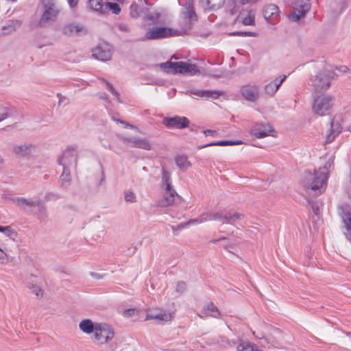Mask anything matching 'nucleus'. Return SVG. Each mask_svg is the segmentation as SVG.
<instances>
[{
  "label": "nucleus",
  "mask_w": 351,
  "mask_h": 351,
  "mask_svg": "<svg viewBox=\"0 0 351 351\" xmlns=\"http://www.w3.org/2000/svg\"><path fill=\"white\" fill-rule=\"evenodd\" d=\"M69 5L71 8H74L77 5L78 0H67Z\"/></svg>",
  "instance_id": "55"
},
{
  "label": "nucleus",
  "mask_w": 351,
  "mask_h": 351,
  "mask_svg": "<svg viewBox=\"0 0 351 351\" xmlns=\"http://www.w3.org/2000/svg\"><path fill=\"white\" fill-rule=\"evenodd\" d=\"M214 77H219V75H214Z\"/></svg>",
  "instance_id": "64"
},
{
  "label": "nucleus",
  "mask_w": 351,
  "mask_h": 351,
  "mask_svg": "<svg viewBox=\"0 0 351 351\" xmlns=\"http://www.w3.org/2000/svg\"><path fill=\"white\" fill-rule=\"evenodd\" d=\"M157 319L160 324L169 322L171 320V315L170 313L161 312L156 314L147 313L145 320Z\"/></svg>",
  "instance_id": "25"
},
{
  "label": "nucleus",
  "mask_w": 351,
  "mask_h": 351,
  "mask_svg": "<svg viewBox=\"0 0 351 351\" xmlns=\"http://www.w3.org/2000/svg\"><path fill=\"white\" fill-rule=\"evenodd\" d=\"M200 216L204 223L208 221H219L223 223L234 224L242 218L243 215L238 213H231L226 210H219L215 212H204Z\"/></svg>",
  "instance_id": "3"
},
{
  "label": "nucleus",
  "mask_w": 351,
  "mask_h": 351,
  "mask_svg": "<svg viewBox=\"0 0 351 351\" xmlns=\"http://www.w3.org/2000/svg\"><path fill=\"white\" fill-rule=\"evenodd\" d=\"M113 328L106 324H97V328L94 333V337L99 344L107 343L114 338Z\"/></svg>",
  "instance_id": "8"
},
{
  "label": "nucleus",
  "mask_w": 351,
  "mask_h": 351,
  "mask_svg": "<svg viewBox=\"0 0 351 351\" xmlns=\"http://www.w3.org/2000/svg\"><path fill=\"white\" fill-rule=\"evenodd\" d=\"M31 147L32 145H16L14 147V152L19 156H25L29 154Z\"/></svg>",
  "instance_id": "36"
},
{
  "label": "nucleus",
  "mask_w": 351,
  "mask_h": 351,
  "mask_svg": "<svg viewBox=\"0 0 351 351\" xmlns=\"http://www.w3.org/2000/svg\"><path fill=\"white\" fill-rule=\"evenodd\" d=\"M189 93L191 95L206 99H217L221 95V93L219 91L202 90L197 89H191L189 90Z\"/></svg>",
  "instance_id": "23"
},
{
  "label": "nucleus",
  "mask_w": 351,
  "mask_h": 351,
  "mask_svg": "<svg viewBox=\"0 0 351 351\" xmlns=\"http://www.w3.org/2000/svg\"><path fill=\"white\" fill-rule=\"evenodd\" d=\"M309 10L310 5L304 0H301L293 6V12L289 18L293 21H298L304 17Z\"/></svg>",
  "instance_id": "16"
},
{
  "label": "nucleus",
  "mask_w": 351,
  "mask_h": 351,
  "mask_svg": "<svg viewBox=\"0 0 351 351\" xmlns=\"http://www.w3.org/2000/svg\"><path fill=\"white\" fill-rule=\"evenodd\" d=\"M119 29L122 31V32H129V29L127 25H124V24H120L119 25Z\"/></svg>",
  "instance_id": "54"
},
{
  "label": "nucleus",
  "mask_w": 351,
  "mask_h": 351,
  "mask_svg": "<svg viewBox=\"0 0 351 351\" xmlns=\"http://www.w3.org/2000/svg\"><path fill=\"white\" fill-rule=\"evenodd\" d=\"M42 14L38 22L40 27L55 22L60 14V9L54 0H40Z\"/></svg>",
  "instance_id": "2"
},
{
  "label": "nucleus",
  "mask_w": 351,
  "mask_h": 351,
  "mask_svg": "<svg viewBox=\"0 0 351 351\" xmlns=\"http://www.w3.org/2000/svg\"><path fill=\"white\" fill-rule=\"evenodd\" d=\"M125 200L127 202L133 203L136 202V195L132 191H128L125 194Z\"/></svg>",
  "instance_id": "43"
},
{
  "label": "nucleus",
  "mask_w": 351,
  "mask_h": 351,
  "mask_svg": "<svg viewBox=\"0 0 351 351\" xmlns=\"http://www.w3.org/2000/svg\"><path fill=\"white\" fill-rule=\"evenodd\" d=\"M144 3L148 5V6H150L151 5L150 4H148V3L147 2V0H144Z\"/></svg>",
  "instance_id": "61"
},
{
  "label": "nucleus",
  "mask_w": 351,
  "mask_h": 351,
  "mask_svg": "<svg viewBox=\"0 0 351 351\" xmlns=\"http://www.w3.org/2000/svg\"><path fill=\"white\" fill-rule=\"evenodd\" d=\"M204 223L203 220H202L201 216L199 215L198 217L189 219L188 221H186L184 223V225H182L181 228H183L187 227L190 225H195V224H199V223Z\"/></svg>",
  "instance_id": "41"
},
{
  "label": "nucleus",
  "mask_w": 351,
  "mask_h": 351,
  "mask_svg": "<svg viewBox=\"0 0 351 351\" xmlns=\"http://www.w3.org/2000/svg\"><path fill=\"white\" fill-rule=\"evenodd\" d=\"M234 34L238 36H254V34L251 32H237Z\"/></svg>",
  "instance_id": "52"
},
{
  "label": "nucleus",
  "mask_w": 351,
  "mask_h": 351,
  "mask_svg": "<svg viewBox=\"0 0 351 351\" xmlns=\"http://www.w3.org/2000/svg\"><path fill=\"white\" fill-rule=\"evenodd\" d=\"M16 205L23 209H25L26 207H36V204L38 203V199L34 200L32 199H27L22 197H16L14 199Z\"/></svg>",
  "instance_id": "27"
},
{
  "label": "nucleus",
  "mask_w": 351,
  "mask_h": 351,
  "mask_svg": "<svg viewBox=\"0 0 351 351\" xmlns=\"http://www.w3.org/2000/svg\"><path fill=\"white\" fill-rule=\"evenodd\" d=\"M339 213L343 223V234L351 242V206L348 204H343L339 206Z\"/></svg>",
  "instance_id": "9"
},
{
  "label": "nucleus",
  "mask_w": 351,
  "mask_h": 351,
  "mask_svg": "<svg viewBox=\"0 0 351 351\" xmlns=\"http://www.w3.org/2000/svg\"><path fill=\"white\" fill-rule=\"evenodd\" d=\"M63 171L60 176L61 184L63 186L66 187L69 185L71 180L70 168L62 167Z\"/></svg>",
  "instance_id": "35"
},
{
  "label": "nucleus",
  "mask_w": 351,
  "mask_h": 351,
  "mask_svg": "<svg viewBox=\"0 0 351 351\" xmlns=\"http://www.w3.org/2000/svg\"><path fill=\"white\" fill-rule=\"evenodd\" d=\"M255 10L252 9L243 10L237 16L239 23L244 25H255Z\"/></svg>",
  "instance_id": "18"
},
{
  "label": "nucleus",
  "mask_w": 351,
  "mask_h": 351,
  "mask_svg": "<svg viewBox=\"0 0 351 351\" xmlns=\"http://www.w3.org/2000/svg\"><path fill=\"white\" fill-rule=\"evenodd\" d=\"M0 232L3 233L5 235L9 237L10 238L14 239L16 235V233L14 230L12 229L10 226H0Z\"/></svg>",
  "instance_id": "38"
},
{
  "label": "nucleus",
  "mask_w": 351,
  "mask_h": 351,
  "mask_svg": "<svg viewBox=\"0 0 351 351\" xmlns=\"http://www.w3.org/2000/svg\"><path fill=\"white\" fill-rule=\"evenodd\" d=\"M220 315L218 308L213 303L210 302L205 306L199 314V317L210 316L215 318H218Z\"/></svg>",
  "instance_id": "24"
},
{
  "label": "nucleus",
  "mask_w": 351,
  "mask_h": 351,
  "mask_svg": "<svg viewBox=\"0 0 351 351\" xmlns=\"http://www.w3.org/2000/svg\"><path fill=\"white\" fill-rule=\"evenodd\" d=\"M317 112H318V114L319 116H325L326 115V114L324 113V111H317Z\"/></svg>",
  "instance_id": "60"
},
{
  "label": "nucleus",
  "mask_w": 351,
  "mask_h": 351,
  "mask_svg": "<svg viewBox=\"0 0 351 351\" xmlns=\"http://www.w3.org/2000/svg\"><path fill=\"white\" fill-rule=\"evenodd\" d=\"M113 119L117 123H121L124 128H130V129H132V130H134L137 132H139V133L141 132V130H139V128H137L136 126H135L134 125L128 123H127V122H125L124 121H122L121 119H119L113 118Z\"/></svg>",
  "instance_id": "40"
},
{
  "label": "nucleus",
  "mask_w": 351,
  "mask_h": 351,
  "mask_svg": "<svg viewBox=\"0 0 351 351\" xmlns=\"http://www.w3.org/2000/svg\"><path fill=\"white\" fill-rule=\"evenodd\" d=\"M29 288L32 293L36 295V296H43V291L38 286L36 285H32Z\"/></svg>",
  "instance_id": "44"
},
{
  "label": "nucleus",
  "mask_w": 351,
  "mask_h": 351,
  "mask_svg": "<svg viewBox=\"0 0 351 351\" xmlns=\"http://www.w3.org/2000/svg\"><path fill=\"white\" fill-rule=\"evenodd\" d=\"M335 72L330 66H324L315 76L312 86L315 91L327 90L330 86V82L335 77Z\"/></svg>",
  "instance_id": "5"
},
{
  "label": "nucleus",
  "mask_w": 351,
  "mask_h": 351,
  "mask_svg": "<svg viewBox=\"0 0 351 351\" xmlns=\"http://www.w3.org/2000/svg\"><path fill=\"white\" fill-rule=\"evenodd\" d=\"M250 133L257 138H262L268 136H275L276 132L269 123L258 122L252 127Z\"/></svg>",
  "instance_id": "10"
},
{
  "label": "nucleus",
  "mask_w": 351,
  "mask_h": 351,
  "mask_svg": "<svg viewBox=\"0 0 351 351\" xmlns=\"http://www.w3.org/2000/svg\"><path fill=\"white\" fill-rule=\"evenodd\" d=\"M148 10V7L141 8L136 3H133L130 6V14L132 17L138 18L141 16L142 14H147Z\"/></svg>",
  "instance_id": "29"
},
{
  "label": "nucleus",
  "mask_w": 351,
  "mask_h": 351,
  "mask_svg": "<svg viewBox=\"0 0 351 351\" xmlns=\"http://www.w3.org/2000/svg\"><path fill=\"white\" fill-rule=\"evenodd\" d=\"M259 0H239V2L242 5L245 4H256Z\"/></svg>",
  "instance_id": "51"
},
{
  "label": "nucleus",
  "mask_w": 351,
  "mask_h": 351,
  "mask_svg": "<svg viewBox=\"0 0 351 351\" xmlns=\"http://www.w3.org/2000/svg\"><path fill=\"white\" fill-rule=\"evenodd\" d=\"M335 98L332 95L322 94L317 96L313 103V110H329L335 107Z\"/></svg>",
  "instance_id": "11"
},
{
  "label": "nucleus",
  "mask_w": 351,
  "mask_h": 351,
  "mask_svg": "<svg viewBox=\"0 0 351 351\" xmlns=\"http://www.w3.org/2000/svg\"><path fill=\"white\" fill-rule=\"evenodd\" d=\"M181 200V197L177 193L174 189L169 191H165L163 199L161 200L162 206H168Z\"/></svg>",
  "instance_id": "19"
},
{
  "label": "nucleus",
  "mask_w": 351,
  "mask_h": 351,
  "mask_svg": "<svg viewBox=\"0 0 351 351\" xmlns=\"http://www.w3.org/2000/svg\"><path fill=\"white\" fill-rule=\"evenodd\" d=\"M308 203L311 204V207H312V209H313V211L314 213V214L315 215H319V208L318 206L316 205H315V204H313V202H311L310 200H308Z\"/></svg>",
  "instance_id": "50"
},
{
  "label": "nucleus",
  "mask_w": 351,
  "mask_h": 351,
  "mask_svg": "<svg viewBox=\"0 0 351 351\" xmlns=\"http://www.w3.org/2000/svg\"><path fill=\"white\" fill-rule=\"evenodd\" d=\"M176 164L182 171L186 170L191 165L187 156L184 155H180L176 157Z\"/></svg>",
  "instance_id": "31"
},
{
  "label": "nucleus",
  "mask_w": 351,
  "mask_h": 351,
  "mask_svg": "<svg viewBox=\"0 0 351 351\" xmlns=\"http://www.w3.org/2000/svg\"><path fill=\"white\" fill-rule=\"evenodd\" d=\"M189 128H190V130L192 132H197L198 127L195 125H192L189 126Z\"/></svg>",
  "instance_id": "57"
},
{
  "label": "nucleus",
  "mask_w": 351,
  "mask_h": 351,
  "mask_svg": "<svg viewBox=\"0 0 351 351\" xmlns=\"http://www.w3.org/2000/svg\"><path fill=\"white\" fill-rule=\"evenodd\" d=\"M77 152L75 145L68 146L62 154L58 158V163L62 167H76L77 162Z\"/></svg>",
  "instance_id": "7"
},
{
  "label": "nucleus",
  "mask_w": 351,
  "mask_h": 351,
  "mask_svg": "<svg viewBox=\"0 0 351 351\" xmlns=\"http://www.w3.org/2000/svg\"><path fill=\"white\" fill-rule=\"evenodd\" d=\"M21 25V22L19 21H11L10 24L8 25L6 27H3V29H8V32H5V34H8L10 32H12L16 30L17 27H19Z\"/></svg>",
  "instance_id": "39"
},
{
  "label": "nucleus",
  "mask_w": 351,
  "mask_h": 351,
  "mask_svg": "<svg viewBox=\"0 0 351 351\" xmlns=\"http://www.w3.org/2000/svg\"><path fill=\"white\" fill-rule=\"evenodd\" d=\"M104 181V172H102V177H101V180H100V182L99 183V185H101Z\"/></svg>",
  "instance_id": "59"
},
{
  "label": "nucleus",
  "mask_w": 351,
  "mask_h": 351,
  "mask_svg": "<svg viewBox=\"0 0 351 351\" xmlns=\"http://www.w3.org/2000/svg\"><path fill=\"white\" fill-rule=\"evenodd\" d=\"M333 165L332 160H328L326 165L314 170L312 173L306 172L302 180V185L306 190H311L317 195H320L325 191L327 186V180L329 176L330 169Z\"/></svg>",
  "instance_id": "1"
},
{
  "label": "nucleus",
  "mask_w": 351,
  "mask_h": 351,
  "mask_svg": "<svg viewBox=\"0 0 351 351\" xmlns=\"http://www.w3.org/2000/svg\"><path fill=\"white\" fill-rule=\"evenodd\" d=\"M241 141H214L208 144L202 145L199 147V149H202L210 146H226V145H234L241 144Z\"/></svg>",
  "instance_id": "30"
},
{
  "label": "nucleus",
  "mask_w": 351,
  "mask_h": 351,
  "mask_svg": "<svg viewBox=\"0 0 351 351\" xmlns=\"http://www.w3.org/2000/svg\"><path fill=\"white\" fill-rule=\"evenodd\" d=\"M184 19L185 23L190 28V25L193 21L197 20V16L193 9V4L191 1H189L185 4V11L184 12Z\"/></svg>",
  "instance_id": "21"
},
{
  "label": "nucleus",
  "mask_w": 351,
  "mask_h": 351,
  "mask_svg": "<svg viewBox=\"0 0 351 351\" xmlns=\"http://www.w3.org/2000/svg\"><path fill=\"white\" fill-rule=\"evenodd\" d=\"M138 314V311L135 308H128L124 311L123 315L125 317H130Z\"/></svg>",
  "instance_id": "46"
},
{
  "label": "nucleus",
  "mask_w": 351,
  "mask_h": 351,
  "mask_svg": "<svg viewBox=\"0 0 351 351\" xmlns=\"http://www.w3.org/2000/svg\"><path fill=\"white\" fill-rule=\"evenodd\" d=\"M61 32L67 36H80L86 34L87 29L82 24L71 23L64 25L61 27Z\"/></svg>",
  "instance_id": "13"
},
{
  "label": "nucleus",
  "mask_w": 351,
  "mask_h": 351,
  "mask_svg": "<svg viewBox=\"0 0 351 351\" xmlns=\"http://www.w3.org/2000/svg\"><path fill=\"white\" fill-rule=\"evenodd\" d=\"M159 13L156 12L152 14H147L146 19L149 21H157L159 19Z\"/></svg>",
  "instance_id": "49"
},
{
  "label": "nucleus",
  "mask_w": 351,
  "mask_h": 351,
  "mask_svg": "<svg viewBox=\"0 0 351 351\" xmlns=\"http://www.w3.org/2000/svg\"><path fill=\"white\" fill-rule=\"evenodd\" d=\"M221 239H218V240H215L214 242L216 243L217 241H219Z\"/></svg>",
  "instance_id": "63"
},
{
  "label": "nucleus",
  "mask_w": 351,
  "mask_h": 351,
  "mask_svg": "<svg viewBox=\"0 0 351 351\" xmlns=\"http://www.w3.org/2000/svg\"><path fill=\"white\" fill-rule=\"evenodd\" d=\"M8 117V114L6 112H2V113H0V121L4 120L5 119H6Z\"/></svg>",
  "instance_id": "56"
},
{
  "label": "nucleus",
  "mask_w": 351,
  "mask_h": 351,
  "mask_svg": "<svg viewBox=\"0 0 351 351\" xmlns=\"http://www.w3.org/2000/svg\"><path fill=\"white\" fill-rule=\"evenodd\" d=\"M93 56L101 61L109 60L112 56L110 46L106 43L99 44L93 49Z\"/></svg>",
  "instance_id": "17"
},
{
  "label": "nucleus",
  "mask_w": 351,
  "mask_h": 351,
  "mask_svg": "<svg viewBox=\"0 0 351 351\" xmlns=\"http://www.w3.org/2000/svg\"><path fill=\"white\" fill-rule=\"evenodd\" d=\"M66 101V99L64 97H60L59 98V105H60L62 103Z\"/></svg>",
  "instance_id": "58"
},
{
  "label": "nucleus",
  "mask_w": 351,
  "mask_h": 351,
  "mask_svg": "<svg viewBox=\"0 0 351 351\" xmlns=\"http://www.w3.org/2000/svg\"><path fill=\"white\" fill-rule=\"evenodd\" d=\"M282 77H280V78H282ZM280 80V79L276 78L274 81H276V82H277V83H279V80Z\"/></svg>",
  "instance_id": "62"
},
{
  "label": "nucleus",
  "mask_w": 351,
  "mask_h": 351,
  "mask_svg": "<svg viewBox=\"0 0 351 351\" xmlns=\"http://www.w3.org/2000/svg\"><path fill=\"white\" fill-rule=\"evenodd\" d=\"M203 132L206 136H213L216 133V131L212 130H205L203 131Z\"/></svg>",
  "instance_id": "53"
},
{
  "label": "nucleus",
  "mask_w": 351,
  "mask_h": 351,
  "mask_svg": "<svg viewBox=\"0 0 351 351\" xmlns=\"http://www.w3.org/2000/svg\"><path fill=\"white\" fill-rule=\"evenodd\" d=\"M240 93L247 101L255 102L259 98V88L256 85L245 84L241 87Z\"/></svg>",
  "instance_id": "15"
},
{
  "label": "nucleus",
  "mask_w": 351,
  "mask_h": 351,
  "mask_svg": "<svg viewBox=\"0 0 351 351\" xmlns=\"http://www.w3.org/2000/svg\"><path fill=\"white\" fill-rule=\"evenodd\" d=\"M36 207L38 208L37 216L40 221H44L47 217V207L42 199H38V203Z\"/></svg>",
  "instance_id": "33"
},
{
  "label": "nucleus",
  "mask_w": 351,
  "mask_h": 351,
  "mask_svg": "<svg viewBox=\"0 0 351 351\" xmlns=\"http://www.w3.org/2000/svg\"><path fill=\"white\" fill-rule=\"evenodd\" d=\"M104 3L102 0H89L88 4L91 10L105 14Z\"/></svg>",
  "instance_id": "32"
},
{
  "label": "nucleus",
  "mask_w": 351,
  "mask_h": 351,
  "mask_svg": "<svg viewBox=\"0 0 351 351\" xmlns=\"http://www.w3.org/2000/svg\"><path fill=\"white\" fill-rule=\"evenodd\" d=\"M228 6L230 8L228 9V12L230 14H234L237 11V2L235 0H228Z\"/></svg>",
  "instance_id": "45"
},
{
  "label": "nucleus",
  "mask_w": 351,
  "mask_h": 351,
  "mask_svg": "<svg viewBox=\"0 0 351 351\" xmlns=\"http://www.w3.org/2000/svg\"><path fill=\"white\" fill-rule=\"evenodd\" d=\"M105 14L109 10H111L112 13L118 14L121 12V8L119 5L114 2H106L104 3Z\"/></svg>",
  "instance_id": "37"
},
{
  "label": "nucleus",
  "mask_w": 351,
  "mask_h": 351,
  "mask_svg": "<svg viewBox=\"0 0 351 351\" xmlns=\"http://www.w3.org/2000/svg\"><path fill=\"white\" fill-rule=\"evenodd\" d=\"M97 324H94L90 319H85L79 324L80 329L86 334H90L95 332L97 328Z\"/></svg>",
  "instance_id": "26"
},
{
  "label": "nucleus",
  "mask_w": 351,
  "mask_h": 351,
  "mask_svg": "<svg viewBox=\"0 0 351 351\" xmlns=\"http://www.w3.org/2000/svg\"><path fill=\"white\" fill-rule=\"evenodd\" d=\"M121 140L124 144L132 147L142 149L147 151L152 149V144L147 138H140L138 136H122L121 137Z\"/></svg>",
  "instance_id": "12"
},
{
  "label": "nucleus",
  "mask_w": 351,
  "mask_h": 351,
  "mask_svg": "<svg viewBox=\"0 0 351 351\" xmlns=\"http://www.w3.org/2000/svg\"><path fill=\"white\" fill-rule=\"evenodd\" d=\"M226 0H199L200 6L206 11H216L225 3Z\"/></svg>",
  "instance_id": "20"
},
{
  "label": "nucleus",
  "mask_w": 351,
  "mask_h": 351,
  "mask_svg": "<svg viewBox=\"0 0 351 351\" xmlns=\"http://www.w3.org/2000/svg\"><path fill=\"white\" fill-rule=\"evenodd\" d=\"M8 260L6 254L0 248V264H5Z\"/></svg>",
  "instance_id": "47"
},
{
  "label": "nucleus",
  "mask_w": 351,
  "mask_h": 351,
  "mask_svg": "<svg viewBox=\"0 0 351 351\" xmlns=\"http://www.w3.org/2000/svg\"><path fill=\"white\" fill-rule=\"evenodd\" d=\"M160 67L165 72L171 74L180 73L193 75L199 73V70L195 64L185 62H167L162 63Z\"/></svg>",
  "instance_id": "4"
},
{
  "label": "nucleus",
  "mask_w": 351,
  "mask_h": 351,
  "mask_svg": "<svg viewBox=\"0 0 351 351\" xmlns=\"http://www.w3.org/2000/svg\"><path fill=\"white\" fill-rule=\"evenodd\" d=\"M161 187L164 191L174 189L171 180V174L165 167H162L161 171Z\"/></svg>",
  "instance_id": "22"
},
{
  "label": "nucleus",
  "mask_w": 351,
  "mask_h": 351,
  "mask_svg": "<svg viewBox=\"0 0 351 351\" xmlns=\"http://www.w3.org/2000/svg\"><path fill=\"white\" fill-rule=\"evenodd\" d=\"M286 75H283L282 78L279 80V83H277L276 81H273L269 84H267L265 87V93L270 96L274 95L276 91L278 90V88L282 83V82L285 80Z\"/></svg>",
  "instance_id": "28"
},
{
  "label": "nucleus",
  "mask_w": 351,
  "mask_h": 351,
  "mask_svg": "<svg viewBox=\"0 0 351 351\" xmlns=\"http://www.w3.org/2000/svg\"><path fill=\"white\" fill-rule=\"evenodd\" d=\"M278 12V8L274 4H269L266 5L263 11V16L265 19L268 20L273 15Z\"/></svg>",
  "instance_id": "34"
},
{
  "label": "nucleus",
  "mask_w": 351,
  "mask_h": 351,
  "mask_svg": "<svg viewBox=\"0 0 351 351\" xmlns=\"http://www.w3.org/2000/svg\"><path fill=\"white\" fill-rule=\"evenodd\" d=\"M162 123L168 128L184 129L189 126V120L185 117L175 116L164 118Z\"/></svg>",
  "instance_id": "14"
},
{
  "label": "nucleus",
  "mask_w": 351,
  "mask_h": 351,
  "mask_svg": "<svg viewBox=\"0 0 351 351\" xmlns=\"http://www.w3.org/2000/svg\"><path fill=\"white\" fill-rule=\"evenodd\" d=\"M184 31H178L170 27H159L149 29L145 36V40H158L171 36H178L182 35Z\"/></svg>",
  "instance_id": "6"
},
{
  "label": "nucleus",
  "mask_w": 351,
  "mask_h": 351,
  "mask_svg": "<svg viewBox=\"0 0 351 351\" xmlns=\"http://www.w3.org/2000/svg\"><path fill=\"white\" fill-rule=\"evenodd\" d=\"M104 82H105L108 90L111 92V93L116 97H118V93L116 91L112 84L105 80H104Z\"/></svg>",
  "instance_id": "48"
},
{
  "label": "nucleus",
  "mask_w": 351,
  "mask_h": 351,
  "mask_svg": "<svg viewBox=\"0 0 351 351\" xmlns=\"http://www.w3.org/2000/svg\"><path fill=\"white\" fill-rule=\"evenodd\" d=\"M186 290V284L184 281H179L176 285V292L182 294Z\"/></svg>",
  "instance_id": "42"
}]
</instances>
